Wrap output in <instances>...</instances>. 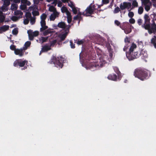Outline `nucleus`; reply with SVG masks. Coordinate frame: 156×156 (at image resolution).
<instances>
[{
  "label": "nucleus",
  "instance_id": "1",
  "mask_svg": "<svg viewBox=\"0 0 156 156\" xmlns=\"http://www.w3.org/2000/svg\"><path fill=\"white\" fill-rule=\"evenodd\" d=\"M134 76L142 80H144L148 76L147 71L143 69L139 68L136 69L134 72Z\"/></svg>",
  "mask_w": 156,
  "mask_h": 156
},
{
  "label": "nucleus",
  "instance_id": "2",
  "mask_svg": "<svg viewBox=\"0 0 156 156\" xmlns=\"http://www.w3.org/2000/svg\"><path fill=\"white\" fill-rule=\"evenodd\" d=\"M153 23L151 25L146 24L144 27L145 29L148 30L149 33L150 34L153 33L155 34L156 32V24L154 19L152 20Z\"/></svg>",
  "mask_w": 156,
  "mask_h": 156
},
{
  "label": "nucleus",
  "instance_id": "3",
  "mask_svg": "<svg viewBox=\"0 0 156 156\" xmlns=\"http://www.w3.org/2000/svg\"><path fill=\"white\" fill-rule=\"evenodd\" d=\"M136 45L134 43H132L130 46L129 48V53L127 54V55H128V57L129 58L131 57V59H133L136 58L137 56V54L136 53H134V55H133V51L134 49H136Z\"/></svg>",
  "mask_w": 156,
  "mask_h": 156
},
{
  "label": "nucleus",
  "instance_id": "4",
  "mask_svg": "<svg viewBox=\"0 0 156 156\" xmlns=\"http://www.w3.org/2000/svg\"><path fill=\"white\" fill-rule=\"evenodd\" d=\"M47 17L46 15L44 13L42 14L41 16V27L40 28V31H42L48 28L47 26H46V23L45 20Z\"/></svg>",
  "mask_w": 156,
  "mask_h": 156
},
{
  "label": "nucleus",
  "instance_id": "5",
  "mask_svg": "<svg viewBox=\"0 0 156 156\" xmlns=\"http://www.w3.org/2000/svg\"><path fill=\"white\" fill-rule=\"evenodd\" d=\"M61 11L63 13L66 12L67 16V21L69 23L72 21V16L71 13L68 11L67 8L65 7H62L61 9Z\"/></svg>",
  "mask_w": 156,
  "mask_h": 156
},
{
  "label": "nucleus",
  "instance_id": "6",
  "mask_svg": "<svg viewBox=\"0 0 156 156\" xmlns=\"http://www.w3.org/2000/svg\"><path fill=\"white\" fill-rule=\"evenodd\" d=\"M142 5L144 6L145 10L148 12L152 7V4L149 0H144L141 2Z\"/></svg>",
  "mask_w": 156,
  "mask_h": 156
},
{
  "label": "nucleus",
  "instance_id": "7",
  "mask_svg": "<svg viewBox=\"0 0 156 156\" xmlns=\"http://www.w3.org/2000/svg\"><path fill=\"white\" fill-rule=\"evenodd\" d=\"M27 32L29 39L30 40H33L34 37L37 36L39 35V32L37 31L33 32L32 30H28Z\"/></svg>",
  "mask_w": 156,
  "mask_h": 156
},
{
  "label": "nucleus",
  "instance_id": "8",
  "mask_svg": "<svg viewBox=\"0 0 156 156\" xmlns=\"http://www.w3.org/2000/svg\"><path fill=\"white\" fill-rule=\"evenodd\" d=\"M27 61L26 60H22L21 59H17L13 63V65L15 66H19L20 67L23 66L26 64H27Z\"/></svg>",
  "mask_w": 156,
  "mask_h": 156
},
{
  "label": "nucleus",
  "instance_id": "9",
  "mask_svg": "<svg viewBox=\"0 0 156 156\" xmlns=\"http://www.w3.org/2000/svg\"><path fill=\"white\" fill-rule=\"evenodd\" d=\"M131 5L130 2H124L122 3H121L119 7L122 10H123L126 9H127L129 11L130 10H129V9L131 7Z\"/></svg>",
  "mask_w": 156,
  "mask_h": 156
},
{
  "label": "nucleus",
  "instance_id": "10",
  "mask_svg": "<svg viewBox=\"0 0 156 156\" xmlns=\"http://www.w3.org/2000/svg\"><path fill=\"white\" fill-rule=\"evenodd\" d=\"M57 26L58 27L63 29L64 31L67 29L69 30L70 27V25H66L65 23L63 22H61L58 23Z\"/></svg>",
  "mask_w": 156,
  "mask_h": 156
},
{
  "label": "nucleus",
  "instance_id": "11",
  "mask_svg": "<svg viewBox=\"0 0 156 156\" xmlns=\"http://www.w3.org/2000/svg\"><path fill=\"white\" fill-rule=\"evenodd\" d=\"M59 13L57 11L53 12L50 16L49 19L51 21H54L55 18L59 16Z\"/></svg>",
  "mask_w": 156,
  "mask_h": 156
},
{
  "label": "nucleus",
  "instance_id": "12",
  "mask_svg": "<svg viewBox=\"0 0 156 156\" xmlns=\"http://www.w3.org/2000/svg\"><path fill=\"white\" fill-rule=\"evenodd\" d=\"M24 52V50L23 49H16L15 50L14 53L16 55H19L20 57L22 56Z\"/></svg>",
  "mask_w": 156,
  "mask_h": 156
},
{
  "label": "nucleus",
  "instance_id": "13",
  "mask_svg": "<svg viewBox=\"0 0 156 156\" xmlns=\"http://www.w3.org/2000/svg\"><path fill=\"white\" fill-rule=\"evenodd\" d=\"M56 59V58L55 57H54L53 61L55 66L57 67H59L62 68L63 65L62 62H60L58 59L57 60Z\"/></svg>",
  "mask_w": 156,
  "mask_h": 156
},
{
  "label": "nucleus",
  "instance_id": "14",
  "mask_svg": "<svg viewBox=\"0 0 156 156\" xmlns=\"http://www.w3.org/2000/svg\"><path fill=\"white\" fill-rule=\"evenodd\" d=\"M69 31L68 29L66 30L60 34L59 37L61 40L63 41L65 39L69 32Z\"/></svg>",
  "mask_w": 156,
  "mask_h": 156
},
{
  "label": "nucleus",
  "instance_id": "15",
  "mask_svg": "<svg viewBox=\"0 0 156 156\" xmlns=\"http://www.w3.org/2000/svg\"><path fill=\"white\" fill-rule=\"evenodd\" d=\"M50 46L49 45H45L43 46L40 53V55L41 54V52H42L47 51L51 49Z\"/></svg>",
  "mask_w": 156,
  "mask_h": 156
},
{
  "label": "nucleus",
  "instance_id": "16",
  "mask_svg": "<svg viewBox=\"0 0 156 156\" xmlns=\"http://www.w3.org/2000/svg\"><path fill=\"white\" fill-rule=\"evenodd\" d=\"M23 14V13L20 10H16L14 12V15L15 16H17L20 18L22 17Z\"/></svg>",
  "mask_w": 156,
  "mask_h": 156
},
{
  "label": "nucleus",
  "instance_id": "17",
  "mask_svg": "<svg viewBox=\"0 0 156 156\" xmlns=\"http://www.w3.org/2000/svg\"><path fill=\"white\" fill-rule=\"evenodd\" d=\"M94 11V8L91 6H89L87 8L86 10V12L87 13H89L90 14H92Z\"/></svg>",
  "mask_w": 156,
  "mask_h": 156
},
{
  "label": "nucleus",
  "instance_id": "18",
  "mask_svg": "<svg viewBox=\"0 0 156 156\" xmlns=\"http://www.w3.org/2000/svg\"><path fill=\"white\" fill-rule=\"evenodd\" d=\"M9 26L8 25H4L0 27L2 32H5L9 29Z\"/></svg>",
  "mask_w": 156,
  "mask_h": 156
},
{
  "label": "nucleus",
  "instance_id": "19",
  "mask_svg": "<svg viewBox=\"0 0 156 156\" xmlns=\"http://www.w3.org/2000/svg\"><path fill=\"white\" fill-rule=\"evenodd\" d=\"M82 14L81 12H79V13H78L77 15L75 16H74L73 18V19L74 20H79L78 23H80V21L82 19L81 15ZM82 14L84 15V13H83Z\"/></svg>",
  "mask_w": 156,
  "mask_h": 156
},
{
  "label": "nucleus",
  "instance_id": "20",
  "mask_svg": "<svg viewBox=\"0 0 156 156\" xmlns=\"http://www.w3.org/2000/svg\"><path fill=\"white\" fill-rule=\"evenodd\" d=\"M41 32H42L44 36H46L48 34L52 33V31L50 29H45V30Z\"/></svg>",
  "mask_w": 156,
  "mask_h": 156
},
{
  "label": "nucleus",
  "instance_id": "21",
  "mask_svg": "<svg viewBox=\"0 0 156 156\" xmlns=\"http://www.w3.org/2000/svg\"><path fill=\"white\" fill-rule=\"evenodd\" d=\"M144 18L145 23L150 22V19L149 16L147 14H145L144 16Z\"/></svg>",
  "mask_w": 156,
  "mask_h": 156
},
{
  "label": "nucleus",
  "instance_id": "22",
  "mask_svg": "<svg viewBox=\"0 0 156 156\" xmlns=\"http://www.w3.org/2000/svg\"><path fill=\"white\" fill-rule=\"evenodd\" d=\"M109 79L113 80H115L117 78V76L115 74L110 75L108 77Z\"/></svg>",
  "mask_w": 156,
  "mask_h": 156
},
{
  "label": "nucleus",
  "instance_id": "23",
  "mask_svg": "<svg viewBox=\"0 0 156 156\" xmlns=\"http://www.w3.org/2000/svg\"><path fill=\"white\" fill-rule=\"evenodd\" d=\"M48 38V37H41L39 39V41L40 43H43L44 42H46Z\"/></svg>",
  "mask_w": 156,
  "mask_h": 156
},
{
  "label": "nucleus",
  "instance_id": "24",
  "mask_svg": "<svg viewBox=\"0 0 156 156\" xmlns=\"http://www.w3.org/2000/svg\"><path fill=\"white\" fill-rule=\"evenodd\" d=\"M37 6L36 5H34L29 7L28 8V11H32V12H33L34 10H37Z\"/></svg>",
  "mask_w": 156,
  "mask_h": 156
},
{
  "label": "nucleus",
  "instance_id": "25",
  "mask_svg": "<svg viewBox=\"0 0 156 156\" xmlns=\"http://www.w3.org/2000/svg\"><path fill=\"white\" fill-rule=\"evenodd\" d=\"M18 8V5L16 4H12L11 6L10 9L13 11L16 10Z\"/></svg>",
  "mask_w": 156,
  "mask_h": 156
},
{
  "label": "nucleus",
  "instance_id": "26",
  "mask_svg": "<svg viewBox=\"0 0 156 156\" xmlns=\"http://www.w3.org/2000/svg\"><path fill=\"white\" fill-rule=\"evenodd\" d=\"M48 6L49 7L48 10L50 12H53L57 11L56 8L52 6H51L50 5H48Z\"/></svg>",
  "mask_w": 156,
  "mask_h": 156
},
{
  "label": "nucleus",
  "instance_id": "27",
  "mask_svg": "<svg viewBox=\"0 0 156 156\" xmlns=\"http://www.w3.org/2000/svg\"><path fill=\"white\" fill-rule=\"evenodd\" d=\"M151 43L153 44L154 47L156 48V37L154 36L151 40Z\"/></svg>",
  "mask_w": 156,
  "mask_h": 156
},
{
  "label": "nucleus",
  "instance_id": "28",
  "mask_svg": "<svg viewBox=\"0 0 156 156\" xmlns=\"http://www.w3.org/2000/svg\"><path fill=\"white\" fill-rule=\"evenodd\" d=\"M72 9V10L74 14H76L80 12L79 11V9L75 7V6L73 7Z\"/></svg>",
  "mask_w": 156,
  "mask_h": 156
},
{
  "label": "nucleus",
  "instance_id": "29",
  "mask_svg": "<svg viewBox=\"0 0 156 156\" xmlns=\"http://www.w3.org/2000/svg\"><path fill=\"white\" fill-rule=\"evenodd\" d=\"M5 19V17L3 15L2 12L0 11V22H3Z\"/></svg>",
  "mask_w": 156,
  "mask_h": 156
},
{
  "label": "nucleus",
  "instance_id": "30",
  "mask_svg": "<svg viewBox=\"0 0 156 156\" xmlns=\"http://www.w3.org/2000/svg\"><path fill=\"white\" fill-rule=\"evenodd\" d=\"M31 44V42L29 41H27L26 42L25 44V47L23 48V49L24 50L27 49V47H29Z\"/></svg>",
  "mask_w": 156,
  "mask_h": 156
},
{
  "label": "nucleus",
  "instance_id": "31",
  "mask_svg": "<svg viewBox=\"0 0 156 156\" xmlns=\"http://www.w3.org/2000/svg\"><path fill=\"white\" fill-rule=\"evenodd\" d=\"M8 6L3 4V5L1 7V9L3 12L6 11L8 9Z\"/></svg>",
  "mask_w": 156,
  "mask_h": 156
},
{
  "label": "nucleus",
  "instance_id": "32",
  "mask_svg": "<svg viewBox=\"0 0 156 156\" xmlns=\"http://www.w3.org/2000/svg\"><path fill=\"white\" fill-rule=\"evenodd\" d=\"M144 11V9L141 6H140L139 7L138 9V13L140 15L141 14L143 13Z\"/></svg>",
  "mask_w": 156,
  "mask_h": 156
},
{
  "label": "nucleus",
  "instance_id": "33",
  "mask_svg": "<svg viewBox=\"0 0 156 156\" xmlns=\"http://www.w3.org/2000/svg\"><path fill=\"white\" fill-rule=\"evenodd\" d=\"M21 1L22 3L28 5H30L31 4L30 2L27 0H21Z\"/></svg>",
  "mask_w": 156,
  "mask_h": 156
},
{
  "label": "nucleus",
  "instance_id": "34",
  "mask_svg": "<svg viewBox=\"0 0 156 156\" xmlns=\"http://www.w3.org/2000/svg\"><path fill=\"white\" fill-rule=\"evenodd\" d=\"M132 5L133 8L137 7L138 6V3L136 0H133L132 2Z\"/></svg>",
  "mask_w": 156,
  "mask_h": 156
},
{
  "label": "nucleus",
  "instance_id": "35",
  "mask_svg": "<svg viewBox=\"0 0 156 156\" xmlns=\"http://www.w3.org/2000/svg\"><path fill=\"white\" fill-rule=\"evenodd\" d=\"M4 2L3 5L9 6L10 4V1L9 0H2Z\"/></svg>",
  "mask_w": 156,
  "mask_h": 156
},
{
  "label": "nucleus",
  "instance_id": "36",
  "mask_svg": "<svg viewBox=\"0 0 156 156\" xmlns=\"http://www.w3.org/2000/svg\"><path fill=\"white\" fill-rule=\"evenodd\" d=\"M20 18L18 16H13L12 17L11 19V20L14 21H16L18 20Z\"/></svg>",
  "mask_w": 156,
  "mask_h": 156
},
{
  "label": "nucleus",
  "instance_id": "37",
  "mask_svg": "<svg viewBox=\"0 0 156 156\" xmlns=\"http://www.w3.org/2000/svg\"><path fill=\"white\" fill-rule=\"evenodd\" d=\"M120 8H119L118 7H117L116 8H115L113 11V12L114 13H117L118 12H119L120 11Z\"/></svg>",
  "mask_w": 156,
  "mask_h": 156
},
{
  "label": "nucleus",
  "instance_id": "38",
  "mask_svg": "<svg viewBox=\"0 0 156 156\" xmlns=\"http://www.w3.org/2000/svg\"><path fill=\"white\" fill-rule=\"evenodd\" d=\"M68 2V5L71 8L75 6L73 2H71L69 0V1Z\"/></svg>",
  "mask_w": 156,
  "mask_h": 156
},
{
  "label": "nucleus",
  "instance_id": "39",
  "mask_svg": "<svg viewBox=\"0 0 156 156\" xmlns=\"http://www.w3.org/2000/svg\"><path fill=\"white\" fill-rule=\"evenodd\" d=\"M130 10L129 11V12L128 13V16L130 18H133L134 16V13L133 12L130 11Z\"/></svg>",
  "mask_w": 156,
  "mask_h": 156
},
{
  "label": "nucleus",
  "instance_id": "40",
  "mask_svg": "<svg viewBox=\"0 0 156 156\" xmlns=\"http://www.w3.org/2000/svg\"><path fill=\"white\" fill-rule=\"evenodd\" d=\"M107 56L106 55H104L103 56L104 58V59H103V58H102V57H100V60L101 62L102 61L104 64H105V58H106Z\"/></svg>",
  "mask_w": 156,
  "mask_h": 156
},
{
  "label": "nucleus",
  "instance_id": "41",
  "mask_svg": "<svg viewBox=\"0 0 156 156\" xmlns=\"http://www.w3.org/2000/svg\"><path fill=\"white\" fill-rule=\"evenodd\" d=\"M32 13L34 16H38L39 15V12L38 11L37 9V10H34L33 12H32Z\"/></svg>",
  "mask_w": 156,
  "mask_h": 156
},
{
  "label": "nucleus",
  "instance_id": "42",
  "mask_svg": "<svg viewBox=\"0 0 156 156\" xmlns=\"http://www.w3.org/2000/svg\"><path fill=\"white\" fill-rule=\"evenodd\" d=\"M124 32L126 34H128L130 33L131 31V29L130 28H126L124 30Z\"/></svg>",
  "mask_w": 156,
  "mask_h": 156
},
{
  "label": "nucleus",
  "instance_id": "43",
  "mask_svg": "<svg viewBox=\"0 0 156 156\" xmlns=\"http://www.w3.org/2000/svg\"><path fill=\"white\" fill-rule=\"evenodd\" d=\"M26 8V5H21L20 6V9L22 10H25Z\"/></svg>",
  "mask_w": 156,
  "mask_h": 156
},
{
  "label": "nucleus",
  "instance_id": "44",
  "mask_svg": "<svg viewBox=\"0 0 156 156\" xmlns=\"http://www.w3.org/2000/svg\"><path fill=\"white\" fill-rule=\"evenodd\" d=\"M114 69L115 72L117 74H119L120 73V72L118 68L115 66L114 67Z\"/></svg>",
  "mask_w": 156,
  "mask_h": 156
},
{
  "label": "nucleus",
  "instance_id": "45",
  "mask_svg": "<svg viewBox=\"0 0 156 156\" xmlns=\"http://www.w3.org/2000/svg\"><path fill=\"white\" fill-rule=\"evenodd\" d=\"M129 22L131 24H134L135 23V20L132 18H131L129 20Z\"/></svg>",
  "mask_w": 156,
  "mask_h": 156
},
{
  "label": "nucleus",
  "instance_id": "46",
  "mask_svg": "<svg viewBox=\"0 0 156 156\" xmlns=\"http://www.w3.org/2000/svg\"><path fill=\"white\" fill-rule=\"evenodd\" d=\"M18 33V30L16 28L14 29L12 31V33L14 35H16Z\"/></svg>",
  "mask_w": 156,
  "mask_h": 156
},
{
  "label": "nucleus",
  "instance_id": "47",
  "mask_svg": "<svg viewBox=\"0 0 156 156\" xmlns=\"http://www.w3.org/2000/svg\"><path fill=\"white\" fill-rule=\"evenodd\" d=\"M57 41L56 40H54L51 42L50 44V46H53L56 43Z\"/></svg>",
  "mask_w": 156,
  "mask_h": 156
},
{
  "label": "nucleus",
  "instance_id": "48",
  "mask_svg": "<svg viewBox=\"0 0 156 156\" xmlns=\"http://www.w3.org/2000/svg\"><path fill=\"white\" fill-rule=\"evenodd\" d=\"M84 42V41L83 40H78L77 42L76 43L78 45H80L83 43Z\"/></svg>",
  "mask_w": 156,
  "mask_h": 156
},
{
  "label": "nucleus",
  "instance_id": "49",
  "mask_svg": "<svg viewBox=\"0 0 156 156\" xmlns=\"http://www.w3.org/2000/svg\"><path fill=\"white\" fill-rule=\"evenodd\" d=\"M10 49L12 50H14L15 52V50H16V47L14 45H11L10 46Z\"/></svg>",
  "mask_w": 156,
  "mask_h": 156
},
{
  "label": "nucleus",
  "instance_id": "50",
  "mask_svg": "<svg viewBox=\"0 0 156 156\" xmlns=\"http://www.w3.org/2000/svg\"><path fill=\"white\" fill-rule=\"evenodd\" d=\"M109 56L110 57V60H112L113 58V54L112 52L111 51H109Z\"/></svg>",
  "mask_w": 156,
  "mask_h": 156
},
{
  "label": "nucleus",
  "instance_id": "51",
  "mask_svg": "<svg viewBox=\"0 0 156 156\" xmlns=\"http://www.w3.org/2000/svg\"><path fill=\"white\" fill-rule=\"evenodd\" d=\"M70 45L72 48H75V44H73L71 41H70Z\"/></svg>",
  "mask_w": 156,
  "mask_h": 156
},
{
  "label": "nucleus",
  "instance_id": "52",
  "mask_svg": "<svg viewBox=\"0 0 156 156\" xmlns=\"http://www.w3.org/2000/svg\"><path fill=\"white\" fill-rule=\"evenodd\" d=\"M115 23L117 26H119L120 25V23L118 20H115Z\"/></svg>",
  "mask_w": 156,
  "mask_h": 156
},
{
  "label": "nucleus",
  "instance_id": "53",
  "mask_svg": "<svg viewBox=\"0 0 156 156\" xmlns=\"http://www.w3.org/2000/svg\"><path fill=\"white\" fill-rule=\"evenodd\" d=\"M29 22V20L27 19H25L23 21L24 23L25 24H27Z\"/></svg>",
  "mask_w": 156,
  "mask_h": 156
},
{
  "label": "nucleus",
  "instance_id": "54",
  "mask_svg": "<svg viewBox=\"0 0 156 156\" xmlns=\"http://www.w3.org/2000/svg\"><path fill=\"white\" fill-rule=\"evenodd\" d=\"M10 1L13 2L15 3H19L20 2V0H9Z\"/></svg>",
  "mask_w": 156,
  "mask_h": 156
},
{
  "label": "nucleus",
  "instance_id": "55",
  "mask_svg": "<svg viewBox=\"0 0 156 156\" xmlns=\"http://www.w3.org/2000/svg\"><path fill=\"white\" fill-rule=\"evenodd\" d=\"M57 3L58 7H61L62 6V3L60 1H58Z\"/></svg>",
  "mask_w": 156,
  "mask_h": 156
},
{
  "label": "nucleus",
  "instance_id": "56",
  "mask_svg": "<svg viewBox=\"0 0 156 156\" xmlns=\"http://www.w3.org/2000/svg\"><path fill=\"white\" fill-rule=\"evenodd\" d=\"M151 1L153 3V5L156 7V0H151Z\"/></svg>",
  "mask_w": 156,
  "mask_h": 156
},
{
  "label": "nucleus",
  "instance_id": "57",
  "mask_svg": "<svg viewBox=\"0 0 156 156\" xmlns=\"http://www.w3.org/2000/svg\"><path fill=\"white\" fill-rule=\"evenodd\" d=\"M142 20L140 19H138L137 20V22L139 25H141L142 23Z\"/></svg>",
  "mask_w": 156,
  "mask_h": 156
},
{
  "label": "nucleus",
  "instance_id": "58",
  "mask_svg": "<svg viewBox=\"0 0 156 156\" xmlns=\"http://www.w3.org/2000/svg\"><path fill=\"white\" fill-rule=\"evenodd\" d=\"M58 1V0H54L53 2L52 3V4L53 5L55 4V5H56Z\"/></svg>",
  "mask_w": 156,
  "mask_h": 156
},
{
  "label": "nucleus",
  "instance_id": "59",
  "mask_svg": "<svg viewBox=\"0 0 156 156\" xmlns=\"http://www.w3.org/2000/svg\"><path fill=\"white\" fill-rule=\"evenodd\" d=\"M103 3L107 4L109 3V0H102Z\"/></svg>",
  "mask_w": 156,
  "mask_h": 156
},
{
  "label": "nucleus",
  "instance_id": "60",
  "mask_svg": "<svg viewBox=\"0 0 156 156\" xmlns=\"http://www.w3.org/2000/svg\"><path fill=\"white\" fill-rule=\"evenodd\" d=\"M125 41L126 42V43L127 42H129V39L127 37H126V38H125Z\"/></svg>",
  "mask_w": 156,
  "mask_h": 156
},
{
  "label": "nucleus",
  "instance_id": "61",
  "mask_svg": "<svg viewBox=\"0 0 156 156\" xmlns=\"http://www.w3.org/2000/svg\"><path fill=\"white\" fill-rule=\"evenodd\" d=\"M128 47L126 46H125L123 48V50L124 51H126Z\"/></svg>",
  "mask_w": 156,
  "mask_h": 156
},
{
  "label": "nucleus",
  "instance_id": "62",
  "mask_svg": "<svg viewBox=\"0 0 156 156\" xmlns=\"http://www.w3.org/2000/svg\"><path fill=\"white\" fill-rule=\"evenodd\" d=\"M26 15H27V16L29 17H30L31 16V14L30 13H27L26 14Z\"/></svg>",
  "mask_w": 156,
  "mask_h": 156
},
{
  "label": "nucleus",
  "instance_id": "63",
  "mask_svg": "<svg viewBox=\"0 0 156 156\" xmlns=\"http://www.w3.org/2000/svg\"><path fill=\"white\" fill-rule=\"evenodd\" d=\"M63 2H68L69 0H61Z\"/></svg>",
  "mask_w": 156,
  "mask_h": 156
},
{
  "label": "nucleus",
  "instance_id": "64",
  "mask_svg": "<svg viewBox=\"0 0 156 156\" xmlns=\"http://www.w3.org/2000/svg\"><path fill=\"white\" fill-rule=\"evenodd\" d=\"M35 22L34 20H31V23L32 24H33Z\"/></svg>",
  "mask_w": 156,
  "mask_h": 156
}]
</instances>
